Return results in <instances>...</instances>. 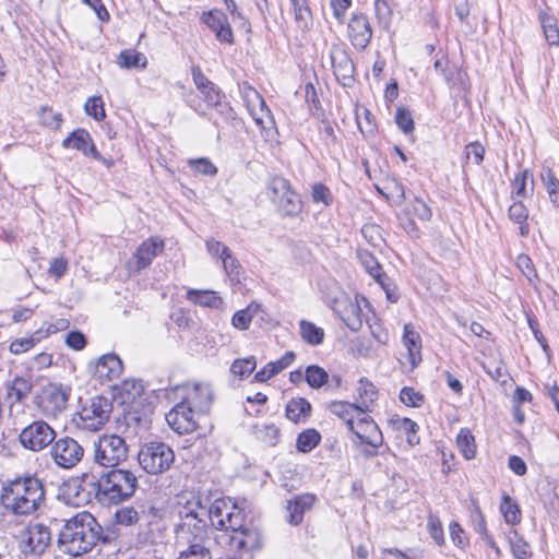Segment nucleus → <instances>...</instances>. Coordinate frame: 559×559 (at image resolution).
Returning a JSON list of instances; mask_svg holds the SVG:
<instances>
[{"mask_svg": "<svg viewBox=\"0 0 559 559\" xmlns=\"http://www.w3.org/2000/svg\"><path fill=\"white\" fill-rule=\"evenodd\" d=\"M348 35L354 46L365 48L372 36L367 16L354 14L348 23Z\"/></svg>", "mask_w": 559, "mask_h": 559, "instance_id": "22", "label": "nucleus"}, {"mask_svg": "<svg viewBox=\"0 0 559 559\" xmlns=\"http://www.w3.org/2000/svg\"><path fill=\"white\" fill-rule=\"evenodd\" d=\"M187 163L195 174L211 177L217 174V167L206 157L191 158L188 159Z\"/></svg>", "mask_w": 559, "mask_h": 559, "instance_id": "45", "label": "nucleus"}, {"mask_svg": "<svg viewBox=\"0 0 559 559\" xmlns=\"http://www.w3.org/2000/svg\"><path fill=\"white\" fill-rule=\"evenodd\" d=\"M456 445L466 460H472L476 455V443L474 436L468 429H461L456 437Z\"/></svg>", "mask_w": 559, "mask_h": 559, "instance_id": "38", "label": "nucleus"}, {"mask_svg": "<svg viewBox=\"0 0 559 559\" xmlns=\"http://www.w3.org/2000/svg\"><path fill=\"white\" fill-rule=\"evenodd\" d=\"M500 511L508 524L514 525L521 521V511L515 501L510 496L504 495L500 503Z\"/></svg>", "mask_w": 559, "mask_h": 559, "instance_id": "42", "label": "nucleus"}, {"mask_svg": "<svg viewBox=\"0 0 559 559\" xmlns=\"http://www.w3.org/2000/svg\"><path fill=\"white\" fill-rule=\"evenodd\" d=\"M230 547L239 552H250L261 547V534L255 527L243 526L229 535Z\"/></svg>", "mask_w": 559, "mask_h": 559, "instance_id": "19", "label": "nucleus"}, {"mask_svg": "<svg viewBox=\"0 0 559 559\" xmlns=\"http://www.w3.org/2000/svg\"><path fill=\"white\" fill-rule=\"evenodd\" d=\"M353 353L360 357H371L373 354L371 341L367 337H357L353 342Z\"/></svg>", "mask_w": 559, "mask_h": 559, "instance_id": "62", "label": "nucleus"}, {"mask_svg": "<svg viewBox=\"0 0 559 559\" xmlns=\"http://www.w3.org/2000/svg\"><path fill=\"white\" fill-rule=\"evenodd\" d=\"M164 249V242L157 238H151L144 241L134 253L135 267L134 271L139 272L147 267L152 260Z\"/></svg>", "mask_w": 559, "mask_h": 559, "instance_id": "23", "label": "nucleus"}, {"mask_svg": "<svg viewBox=\"0 0 559 559\" xmlns=\"http://www.w3.org/2000/svg\"><path fill=\"white\" fill-rule=\"evenodd\" d=\"M403 344L407 348L412 367H417L421 361V337L411 323L404 325Z\"/></svg>", "mask_w": 559, "mask_h": 559, "instance_id": "24", "label": "nucleus"}, {"mask_svg": "<svg viewBox=\"0 0 559 559\" xmlns=\"http://www.w3.org/2000/svg\"><path fill=\"white\" fill-rule=\"evenodd\" d=\"M84 448L72 437H61L50 448V456L61 468L70 469L84 457Z\"/></svg>", "mask_w": 559, "mask_h": 559, "instance_id": "15", "label": "nucleus"}, {"mask_svg": "<svg viewBox=\"0 0 559 559\" xmlns=\"http://www.w3.org/2000/svg\"><path fill=\"white\" fill-rule=\"evenodd\" d=\"M408 214L423 222H428L432 216V211L424 200L415 198L409 204Z\"/></svg>", "mask_w": 559, "mask_h": 559, "instance_id": "51", "label": "nucleus"}, {"mask_svg": "<svg viewBox=\"0 0 559 559\" xmlns=\"http://www.w3.org/2000/svg\"><path fill=\"white\" fill-rule=\"evenodd\" d=\"M69 397L70 389L50 383L40 390L36 406L43 416L56 419L67 409Z\"/></svg>", "mask_w": 559, "mask_h": 559, "instance_id": "10", "label": "nucleus"}, {"mask_svg": "<svg viewBox=\"0 0 559 559\" xmlns=\"http://www.w3.org/2000/svg\"><path fill=\"white\" fill-rule=\"evenodd\" d=\"M138 461L146 473L157 475L171 467L175 462V452L165 442L151 441L140 448Z\"/></svg>", "mask_w": 559, "mask_h": 559, "instance_id": "6", "label": "nucleus"}, {"mask_svg": "<svg viewBox=\"0 0 559 559\" xmlns=\"http://www.w3.org/2000/svg\"><path fill=\"white\" fill-rule=\"evenodd\" d=\"M306 380L311 388H321L328 380V373L318 366H309L306 370Z\"/></svg>", "mask_w": 559, "mask_h": 559, "instance_id": "52", "label": "nucleus"}, {"mask_svg": "<svg viewBox=\"0 0 559 559\" xmlns=\"http://www.w3.org/2000/svg\"><path fill=\"white\" fill-rule=\"evenodd\" d=\"M193 408H182L177 405V435L191 433L197 430L198 421Z\"/></svg>", "mask_w": 559, "mask_h": 559, "instance_id": "34", "label": "nucleus"}, {"mask_svg": "<svg viewBox=\"0 0 559 559\" xmlns=\"http://www.w3.org/2000/svg\"><path fill=\"white\" fill-rule=\"evenodd\" d=\"M539 19L545 34V38L548 41V44L559 45V29L557 26V20L545 12L540 13Z\"/></svg>", "mask_w": 559, "mask_h": 559, "instance_id": "43", "label": "nucleus"}, {"mask_svg": "<svg viewBox=\"0 0 559 559\" xmlns=\"http://www.w3.org/2000/svg\"><path fill=\"white\" fill-rule=\"evenodd\" d=\"M270 189L273 200L284 214L293 216L300 212L301 202L299 195L292 190L287 179L282 177L272 178Z\"/></svg>", "mask_w": 559, "mask_h": 559, "instance_id": "17", "label": "nucleus"}, {"mask_svg": "<svg viewBox=\"0 0 559 559\" xmlns=\"http://www.w3.org/2000/svg\"><path fill=\"white\" fill-rule=\"evenodd\" d=\"M359 406L361 412H370V406L377 400L378 391L372 382L367 379H360L358 385Z\"/></svg>", "mask_w": 559, "mask_h": 559, "instance_id": "35", "label": "nucleus"}, {"mask_svg": "<svg viewBox=\"0 0 559 559\" xmlns=\"http://www.w3.org/2000/svg\"><path fill=\"white\" fill-rule=\"evenodd\" d=\"M300 335L305 342L310 345H319L323 342V329L314 325L312 322L301 320L299 323Z\"/></svg>", "mask_w": 559, "mask_h": 559, "instance_id": "40", "label": "nucleus"}, {"mask_svg": "<svg viewBox=\"0 0 559 559\" xmlns=\"http://www.w3.org/2000/svg\"><path fill=\"white\" fill-rule=\"evenodd\" d=\"M361 234L372 247H378L382 241L380 228L377 225H365L361 228Z\"/></svg>", "mask_w": 559, "mask_h": 559, "instance_id": "64", "label": "nucleus"}, {"mask_svg": "<svg viewBox=\"0 0 559 559\" xmlns=\"http://www.w3.org/2000/svg\"><path fill=\"white\" fill-rule=\"evenodd\" d=\"M320 440L321 436L316 429H307L299 433L296 445L300 452L307 453L314 449Z\"/></svg>", "mask_w": 559, "mask_h": 559, "instance_id": "44", "label": "nucleus"}, {"mask_svg": "<svg viewBox=\"0 0 559 559\" xmlns=\"http://www.w3.org/2000/svg\"><path fill=\"white\" fill-rule=\"evenodd\" d=\"M192 79L203 95L206 104L211 107L216 108L221 114L229 117L230 119L235 118V111L231 107L226 103L225 94L221 91L218 86H216L213 82H211L201 71L200 67L193 66L191 69Z\"/></svg>", "mask_w": 559, "mask_h": 559, "instance_id": "11", "label": "nucleus"}, {"mask_svg": "<svg viewBox=\"0 0 559 559\" xmlns=\"http://www.w3.org/2000/svg\"><path fill=\"white\" fill-rule=\"evenodd\" d=\"M39 340H40L39 331L35 332L29 337L16 338L11 343L10 352L15 355L25 353V352L29 350L31 348H33L36 345V343L39 342Z\"/></svg>", "mask_w": 559, "mask_h": 559, "instance_id": "48", "label": "nucleus"}, {"mask_svg": "<svg viewBox=\"0 0 559 559\" xmlns=\"http://www.w3.org/2000/svg\"><path fill=\"white\" fill-rule=\"evenodd\" d=\"M254 437L263 443L274 447L280 440V429L274 424L255 425Z\"/></svg>", "mask_w": 559, "mask_h": 559, "instance_id": "37", "label": "nucleus"}, {"mask_svg": "<svg viewBox=\"0 0 559 559\" xmlns=\"http://www.w3.org/2000/svg\"><path fill=\"white\" fill-rule=\"evenodd\" d=\"M331 62L336 80L343 86H349L354 82L355 67L349 55L340 47L331 50Z\"/></svg>", "mask_w": 559, "mask_h": 559, "instance_id": "20", "label": "nucleus"}, {"mask_svg": "<svg viewBox=\"0 0 559 559\" xmlns=\"http://www.w3.org/2000/svg\"><path fill=\"white\" fill-rule=\"evenodd\" d=\"M258 102H259V110H252L251 115L255 121V123L266 132V135L274 129V120L271 115V110L267 108L264 99L258 94L257 91H253Z\"/></svg>", "mask_w": 559, "mask_h": 559, "instance_id": "32", "label": "nucleus"}, {"mask_svg": "<svg viewBox=\"0 0 559 559\" xmlns=\"http://www.w3.org/2000/svg\"><path fill=\"white\" fill-rule=\"evenodd\" d=\"M328 409L342 419L347 428L352 427L354 420L357 418L358 413H361L357 404L343 401H333L328 404Z\"/></svg>", "mask_w": 559, "mask_h": 559, "instance_id": "28", "label": "nucleus"}, {"mask_svg": "<svg viewBox=\"0 0 559 559\" xmlns=\"http://www.w3.org/2000/svg\"><path fill=\"white\" fill-rule=\"evenodd\" d=\"M314 500L311 495H302L289 501L287 504L288 522L298 525L302 521L304 512L313 506Z\"/></svg>", "mask_w": 559, "mask_h": 559, "instance_id": "26", "label": "nucleus"}, {"mask_svg": "<svg viewBox=\"0 0 559 559\" xmlns=\"http://www.w3.org/2000/svg\"><path fill=\"white\" fill-rule=\"evenodd\" d=\"M111 411L112 405L108 399L95 396L82 406L74 421L80 429L97 431L109 420Z\"/></svg>", "mask_w": 559, "mask_h": 559, "instance_id": "8", "label": "nucleus"}, {"mask_svg": "<svg viewBox=\"0 0 559 559\" xmlns=\"http://www.w3.org/2000/svg\"><path fill=\"white\" fill-rule=\"evenodd\" d=\"M102 526L90 512H79L69 519L59 533L62 552L79 557L93 549L100 538Z\"/></svg>", "mask_w": 559, "mask_h": 559, "instance_id": "2", "label": "nucleus"}, {"mask_svg": "<svg viewBox=\"0 0 559 559\" xmlns=\"http://www.w3.org/2000/svg\"><path fill=\"white\" fill-rule=\"evenodd\" d=\"M205 248L212 258L217 259L221 262L230 252V249L227 246L214 239L207 240L205 243Z\"/></svg>", "mask_w": 559, "mask_h": 559, "instance_id": "61", "label": "nucleus"}, {"mask_svg": "<svg viewBox=\"0 0 559 559\" xmlns=\"http://www.w3.org/2000/svg\"><path fill=\"white\" fill-rule=\"evenodd\" d=\"M213 401V392L207 384L177 385V405L193 408L198 413L206 412Z\"/></svg>", "mask_w": 559, "mask_h": 559, "instance_id": "13", "label": "nucleus"}, {"mask_svg": "<svg viewBox=\"0 0 559 559\" xmlns=\"http://www.w3.org/2000/svg\"><path fill=\"white\" fill-rule=\"evenodd\" d=\"M202 22L215 33L221 43L233 44L234 34L227 16L219 10H211L202 14Z\"/></svg>", "mask_w": 559, "mask_h": 559, "instance_id": "21", "label": "nucleus"}, {"mask_svg": "<svg viewBox=\"0 0 559 559\" xmlns=\"http://www.w3.org/2000/svg\"><path fill=\"white\" fill-rule=\"evenodd\" d=\"M62 146L64 148L76 150L85 156H92L96 160L106 164L108 167L111 165V163L104 158L96 150L91 134L85 129L72 131L69 136L62 141Z\"/></svg>", "mask_w": 559, "mask_h": 559, "instance_id": "18", "label": "nucleus"}, {"mask_svg": "<svg viewBox=\"0 0 559 559\" xmlns=\"http://www.w3.org/2000/svg\"><path fill=\"white\" fill-rule=\"evenodd\" d=\"M57 433L45 420H35L20 433L21 444L31 451L38 452L52 445Z\"/></svg>", "mask_w": 559, "mask_h": 559, "instance_id": "14", "label": "nucleus"}, {"mask_svg": "<svg viewBox=\"0 0 559 559\" xmlns=\"http://www.w3.org/2000/svg\"><path fill=\"white\" fill-rule=\"evenodd\" d=\"M348 430L356 436L360 443L368 448L364 450V455L373 457L378 455V449L383 443V436L377 423L368 415V412L358 413Z\"/></svg>", "mask_w": 559, "mask_h": 559, "instance_id": "9", "label": "nucleus"}, {"mask_svg": "<svg viewBox=\"0 0 559 559\" xmlns=\"http://www.w3.org/2000/svg\"><path fill=\"white\" fill-rule=\"evenodd\" d=\"M117 63L121 68L131 69V68H146L147 59L142 53L134 49H126L120 52L118 56Z\"/></svg>", "mask_w": 559, "mask_h": 559, "instance_id": "36", "label": "nucleus"}, {"mask_svg": "<svg viewBox=\"0 0 559 559\" xmlns=\"http://www.w3.org/2000/svg\"><path fill=\"white\" fill-rule=\"evenodd\" d=\"M528 177V170L524 169L520 171L512 182V194L524 198L526 195V181Z\"/></svg>", "mask_w": 559, "mask_h": 559, "instance_id": "63", "label": "nucleus"}, {"mask_svg": "<svg viewBox=\"0 0 559 559\" xmlns=\"http://www.w3.org/2000/svg\"><path fill=\"white\" fill-rule=\"evenodd\" d=\"M331 308L352 331L362 326V310L357 296L352 298L341 293L332 300Z\"/></svg>", "mask_w": 559, "mask_h": 559, "instance_id": "16", "label": "nucleus"}, {"mask_svg": "<svg viewBox=\"0 0 559 559\" xmlns=\"http://www.w3.org/2000/svg\"><path fill=\"white\" fill-rule=\"evenodd\" d=\"M357 255L368 274L373 277L382 288H385V281H389V277L382 272V267L374 255L362 249L358 250Z\"/></svg>", "mask_w": 559, "mask_h": 559, "instance_id": "27", "label": "nucleus"}, {"mask_svg": "<svg viewBox=\"0 0 559 559\" xmlns=\"http://www.w3.org/2000/svg\"><path fill=\"white\" fill-rule=\"evenodd\" d=\"M128 457L126 440L115 433L98 436L93 442V461L103 467H117Z\"/></svg>", "mask_w": 559, "mask_h": 559, "instance_id": "5", "label": "nucleus"}, {"mask_svg": "<svg viewBox=\"0 0 559 559\" xmlns=\"http://www.w3.org/2000/svg\"><path fill=\"white\" fill-rule=\"evenodd\" d=\"M395 122L405 134H409L414 130V120L412 114L406 108H397L395 114Z\"/></svg>", "mask_w": 559, "mask_h": 559, "instance_id": "54", "label": "nucleus"}, {"mask_svg": "<svg viewBox=\"0 0 559 559\" xmlns=\"http://www.w3.org/2000/svg\"><path fill=\"white\" fill-rule=\"evenodd\" d=\"M292 3L296 22L299 26L306 27L310 20V10L307 7L306 0H292Z\"/></svg>", "mask_w": 559, "mask_h": 559, "instance_id": "57", "label": "nucleus"}, {"mask_svg": "<svg viewBox=\"0 0 559 559\" xmlns=\"http://www.w3.org/2000/svg\"><path fill=\"white\" fill-rule=\"evenodd\" d=\"M86 115L93 117L97 121L104 120L106 117L104 102L100 96H91L84 104Z\"/></svg>", "mask_w": 559, "mask_h": 559, "instance_id": "47", "label": "nucleus"}, {"mask_svg": "<svg viewBox=\"0 0 559 559\" xmlns=\"http://www.w3.org/2000/svg\"><path fill=\"white\" fill-rule=\"evenodd\" d=\"M509 217L513 222L520 225V234L521 236H527L530 233V227L526 224V219L528 217V211L525 205L521 201L514 202L509 207Z\"/></svg>", "mask_w": 559, "mask_h": 559, "instance_id": "39", "label": "nucleus"}, {"mask_svg": "<svg viewBox=\"0 0 559 559\" xmlns=\"http://www.w3.org/2000/svg\"><path fill=\"white\" fill-rule=\"evenodd\" d=\"M51 545V532L48 526L34 523L20 532V550L24 555L40 556Z\"/></svg>", "mask_w": 559, "mask_h": 559, "instance_id": "12", "label": "nucleus"}, {"mask_svg": "<svg viewBox=\"0 0 559 559\" xmlns=\"http://www.w3.org/2000/svg\"><path fill=\"white\" fill-rule=\"evenodd\" d=\"M177 506L181 523L177 524V543L187 545L177 559H212L210 550L202 544L206 528L202 519L205 510L193 492L177 495Z\"/></svg>", "mask_w": 559, "mask_h": 559, "instance_id": "1", "label": "nucleus"}, {"mask_svg": "<svg viewBox=\"0 0 559 559\" xmlns=\"http://www.w3.org/2000/svg\"><path fill=\"white\" fill-rule=\"evenodd\" d=\"M310 414L311 404L306 399H293L286 405V416L294 423L306 421Z\"/></svg>", "mask_w": 559, "mask_h": 559, "instance_id": "30", "label": "nucleus"}, {"mask_svg": "<svg viewBox=\"0 0 559 559\" xmlns=\"http://www.w3.org/2000/svg\"><path fill=\"white\" fill-rule=\"evenodd\" d=\"M122 369V361L117 355L106 354L98 359L95 372L100 379L112 380L121 374Z\"/></svg>", "mask_w": 559, "mask_h": 559, "instance_id": "25", "label": "nucleus"}, {"mask_svg": "<svg viewBox=\"0 0 559 559\" xmlns=\"http://www.w3.org/2000/svg\"><path fill=\"white\" fill-rule=\"evenodd\" d=\"M138 484L133 472L114 467L98 478L97 497L109 503H119L134 495Z\"/></svg>", "mask_w": 559, "mask_h": 559, "instance_id": "4", "label": "nucleus"}, {"mask_svg": "<svg viewBox=\"0 0 559 559\" xmlns=\"http://www.w3.org/2000/svg\"><path fill=\"white\" fill-rule=\"evenodd\" d=\"M295 359L293 352H287L282 358L269 362L264 368L254 374V379L258 382H265L273 376L280 373L282 370L287 368Z\"/></svg>", "mask_w": 559, "mask_h": 559, "instance_id": "29", "label": "nucleus"}, {"mask_svg": "<svg viewBox=\"0 0 559 559\" xmlns=\"http://www.w3.org/2000/svg\"><path fill=\"white\" fill-rule=\"evenodd\" d=\"M509 542L513 556L516 559H526L530 554V546L515 531L510 533Z\"/></svg>", "mask_w": 559, "mask_h": 559, "instance_id": "50", "label": "nucleus"}, {"mask_svg": "<svg viewBox=\"0 0 559 559\" xmlns=\"http://www.w3.org/2000/svg\"><path fill=\"white\" fill-rule=\"evenodd\" d=\"M45 500V490L39 479L26 477L11 481L2 493L5 509L15 515H29L39 509Z\"/></svg>", "mask_w": 559, "mask_h": 559, "instance_id": "3", "label": "nucleus"}, {"mask_svg": "<svg viewBox=\"0 0 559 559\" xmlns=\"http://www.w3.org/2000/svg\"><path fill=\"white\" fill-rule=\"evenodd\" d=\"M32 384L24 378L16 377L8 386V397L12 402H20L28 395Z\"/></svg>", "mask_w": 559, "mask_h": 559, "instance_id": "41", "label": "nucleus"}, {"mask_svg": "<svg viewBox=\"0 0 559 559\" xmlns=\"http://www.w3.org/2000/svg\"><path fill=\"white\" fill-rule=\"evenodd\" d=\"M116 522L121 525H133L139 522V512L131 507H123L116 511Z\"/></svg>", "mask_w": 559, "mask_h": 559, "instance_id": "55", "label": "nucleus"}, {"mask_svg": "<svg viewBox=\"0 0 559 559\" xmlns=\"http://www.w3.org/2000/svg\"><path fill=\"white\" fill-rule=\"evenodd\" d=\"M485 147L479 142H472L464 148V156L466 162H472L474 165H480L484 159Z\"/></svg>", "mask_w": 559, "mask_h": 559, "instance_id": "53", "label": "nucleus"}, {"mask_svg": "<svg viewBox=\"0 0 559 559\" xmlns=\"http://www.w3.org/2000/svg\"><path fill=\"white\" fill-rule=\"evenodd\" d=\"M257 361L253 356L236 359L230 367V371L235 376H239L240 378L247 377L253 372L255 369Z\"/></svg>", "mask_w": 559, "mask_h": 559, "instance_id": "49", "label": "nucleus"}, {"mask_svg": "<svg viewBox=\"0 0 559 559\" xmlns=\"http://www.w3.org/2000/svg\"><path fill=\"white\" fill-rule=\"evenodd\" d=\"M539 179L548 192L549 200L555 206H559V179L548 166H543Z\"/></svg>", "mask_w": 559, "mask_h": 559, "instance_id": "31", "label": "nucleus"}, {"mask_svg": "<svg viewBox=\"0 0 559 559\" xmlns=\"http://www.w3.org/2000/svg\"><path fill=\"white\" fill-rule=\"evenodd\" d=\"M400 400L406 406L418 407L424 402V396L413 388L405 386L400 392Z\"/></svg>", "mask_w": 559, "mask_h": 559, "instance_id": "60", "label": "nucleus"}, {"mask_svg": "<svg viewBox=\"0 0 559 559\" xmlns=\"http://www.w3.org/2000/svg\"><path fill=\"white\" fill-rule=\"evenodd\" d=\"M207 515L214 527L222 531L234 532L246 523V513L229 498H218L211 504Z\"/></svg>", "mask_w": 559, "mask_h": 559, "instance_id": "7", "label": "nucleus"}, {"mask_svg": "<svg viewBox=\"0 0 559 559\" xmlns=\"http://www.w3.org/2000/svg\"><path fill=\"white\" fill-rule=\"evenodd\" d=\"M222 264L226 274L231 280H239V275L241 273L242 267L238 259L233 254L231 251L226 255L225 259H223Z\"/></svg>", "mask_w": 559, "mask_h": 559, "instance_id": "59", "label": "nucleus"}, {"mask_svg": "<svg viewBox=\"0 0 559 559\" xmlns=\"http://www.w3.org/2000/svg\"><path fill=\"white\" fill-rule=\"evenodd\" d=\"M40 123L49 129L57 130L62 123V115L50 108H43L40 111Z\"/></svg>", "mask_w": 559, "mask_h": 559, "instance_id": "56", "label": "nucleus"}, {"mask_svg": "<svg viewBox=\"0 0 559 559\" xmlns=\"http://www.w3.org/2000/svg\"><path fill=\"white\" fill-rule=\"evenodd\" d=\"M187 298L195 305L219 309L223 306V299L212 290L190 289Z\"/></svg>", "mask_w": 559, "mask_h": 559, "instance_id": "33", "label": "nucleus"}, {"mask_svg": "<svg viewBox=\"0 0 559 559\" xmlns=\"http://www.w3.org/2000/svg\"><path fill=\"white\" fill-rule=\"evenodd\" d=\"M427 528L431 538L436 542L437 545L441 546L444 544L443 528L438 516L429 515Z\"/></svg>", "mask_w": 559, "mask_h": 559, "instance_id": "58", "label": "nucleus"}, {"mask_svg": "<svg viewBox=\"0 0 559 559\" xmlns=\"http://www.w3.org/2000/svg\"><path fill=\"white\" fill-rule=\"evenodd\" d=\"M258 307H253L252 305L248 306L246 309L238 310L231 319V324L234 328L238 330H247L257 312Z\"/></svg>", "mask_w": 559, "mask_h": 559, "instance_id": "46", "label": "nucleus"}]
</instances>
